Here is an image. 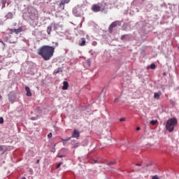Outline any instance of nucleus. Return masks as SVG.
Wrapping results in <instances>:
<instances>
[{
  "mask_svg": "<svg viewBox=\"0 0 179 179\" xmlns=\"http://www.w3.org/2000/svg\"><path fill=\"white\" fill-rule=\"evenodd\" d=\"M31 120H34V117H31Z\"/></svg>",
  "mask_w": 179,
  "mask_h": 179,
  "instance_id": "obj_42",
  "label": "nucleus"
},
{
  "mask_svg": "<svg viewBox=\"0 0 179 179\" xmlns=\"http://www.w3.org/2000/svg\"><path fill=\"white\" fill-rule=\"evenodd\" d=\"M115 163H117L115 161H113V162H110L107 163L108 166H113L114 164H115Z\"/></svg>",
  "mask_w": 179,
  "mask_h": 179,
  "instance_id": "obj_18",
  "label": "nucleus"
},
{
  "mask_svg": "<svg viewBox=\"0 0 179 179\" xmlns=\"http://www.w3.org/2000/svg\"><path fill=\"white\" fill-rule=\"evenodd\" d=\"M168 19H170V16H168Z\"/></svg>",
  "mask_w": 179,
  "mask_h": 179,
  "instance_id": "obj_45",
  "label": "nucleus"
},
{
  "mask_svg": "<svg viewBox=\"0 0 179 179\" xmlns=\"http://www.w3.org/2000/svg\"><path fill=\"white\" fill-rule=\"evenodd\" d=\"M5 41H8L9 40V38L8 36H6L4 38Z\"/></svg>",
  "mask_w": 179,
  "mask_h": 179,
  "instance_id": "obj_29",
  "label": "nucleus"
},
{
  "mask_svg": "<svg viewBox=\"0 0 179 179\" xmlns=\"http://www.w3.org/2000/svg\"><path fill=\"white\" fill-rule=\"evenodd\" d=\"M51 31H52V26L50 25L47 28V33L49 36L51 34Z\"/></svg>",
  "mask_w": 179,
  "mask_h": 179,
  "instance_id": "obj_14",
  "label": "nucleus"
},
{
  "mask_svg": "<svg viewBox=\"0 0 179 179\" xmlns=\"http://www.w3.org/2000/svg\"><path fill=\"white\" fill-rule=\"evenodd\" d=\"M157 96H158V97H159V96H160V93L159 92L157 93Z\"/></svg>",
  "mask_w": 179,
  "mask_h": 179,
  "instance_id": "obj_40",
  "label": "nucleus"
},
{
  "mask_svg": "<svg viewBox=\"0 0 179 179\" xmlns=\"http://www.w3.org/2000/svg\"><path fill=\"white\" fill-rule=\"evenodd\" d=\"M125 120H126L125 117H122L120 119V122H122L125 121Z\"/></svg>",
  "mask_w": 179,
  "mask_h": 179,
  "instance_id": "obj_25",
  "label": "nucleus"
},
{
  "mask_svg": "<svg viewBox=\"0 0 179 179\" xmlns=\"http://www.w3.org/2000/svg\"><path fill=\"white\" fill-rule=\"evenodd\" d=\"M25 90L27 92V96H28V97L31 96V92L30 91V87H25Z\"/></svg>",
  "mask_w": 179,
  "mask_h": 179,
  "instance_id": "obj_11",
  "label": "nucleus"
},
{
  "mask_svg": "<svg viewBox=\"0 0 179 179\" xmlns=\"http://www.w3.org/2000/svg\"><path fill=\"white\" fill-rule=\"evenodd\" d=\"M48 138H49V139L51 138H52V133H49V134H48Z\"/></svg>",
  "mask_w": 179,
  "mask_h": 179,
  "instance_id": "obj_23",
  "label": "nucleus"
},
{
  "mask_svg": "<svg viewBox=\"0 0 179 179\" xmlns=\"http://www.w3.org/2000/svg\"><path fill=\"white\" fill-rule=\"evenodd\" d=\"M92 44H93V45H95L94 42H93V43H92Z\"/></svg>",
  "mask_w": 179,
  "mask_h": 179,
  "instance_id": "obj_43",
  "label": "nucleus"
},
{
  "mask_svg": "<svg viewBox=\"0 0 179 179\" xmlns=\"http://www.w3.org/2000/svg\"><path fill=\"white\" fill-rule=\"evenodd\" d=\"M92 44H93V45H95L94 42H93V43H92Z\"/></svg>",
  "mask_w": 179,
  "mask_h": 179,
  "instance_id": "obj_44",
  "label": "nucleus"
},
{
  "mask_svg": "<svg viewBox=\"0 0 179 179\" xmlns=\"http://www.w3.org/2000/svg\"><path fill=\"white\" fill-rule=\"evenodd\" d=\"M117 26H121V21H115L111 23L109 27L110 33H113V29H114V27H117Z\"/></svg>",
  "mask_w": 179,
  "mask_h": 179,
  "instance_id": "obj_4",
  "label": "nucleus"
},
{
  "mask_svg": "<svg viewBox=\"0 0 179 179\" xmlns=\"http://www.w3.org/2000/svg\"><path fill=\"white\" fill-rule=\"evenodd\" d=\"M136 166H138V167H141V166H142V164L139 163V164H136Z\"/></svg>",
  "mask_w": 179,
  "mask_h": 179,
  "instance_id": "obj_33",
  "label": "nucleus"
},
{
  "mask_svg": "<svg viewBox=\"0 0 179 179\" xmlns=\"http://www.w3.org/2000/svg\"><path fill=\"white\" fill-rule=\"evenodd\" d=\"M164 17H165V18L167 17V14H165V15H164Z\"/></svg>",
  "mask_w": 179,
  "mask_h": 179,
  "instance_id": "obj_39",
  "label": "nucleus"
},
{
  "mask_svg": "<svg viewBox=\"0 0 179 179\" xmlns=\"http://www.w3.org/2000/svg\"><path fill=\"white\" fill-rule=\"evenodd\" d=\"M2 3H6V0H1Z\"/></svg>",
  "mask_w": 179,
  "mask_h": 179,
  "instance_id": "obj_34",
  "label": "nucleus"
},
{
  "mask_svg": "<svg viewBox=\"0 0 179 179\" xmlns=\"http://www.w3.org/2000/svg\"><path fill=\"white\" fill-rule=\"evenodd\" d=\"M59 72H62V69H61V67L55 69L53 72V75H57V73H59Z\"/></svg>",
  "mask_w": 179,
  "mask_h": 179,
  "instance_id": "obj_13",
  "label": "nucleus"
},
{
  "mask_svg": "<svg viewBox=\"0 0 179 179\" xmlns=\"http://www.w3.org/2000/svg\"><path fill=\"white\" fill-rule=\"evenodd\" d=\"M69 87V84L68 83V81H64L62 90H68Z\"/></svg>",
  "mask_w": 179,
  "mask_h": 179,
  "instance_id": "obj_8",
  "label": "nucleus"
},
{
  "mask_svg": "<svg viewBox=\"0 0 179 179\" xmlns=\"http://www.w3.org/2000/svg\"><path fill=\"white\" fill-rule=\"evenodd\" d=\"M154 97H155V99H156V97H157V92H155V93L154 94Z\"/></svg>",
  "mask_w": 179,
  "mask_h": 179,
  "instance_id": "obj_31",
  "label": "nucleus"
},
{
  "mask_svg": "<svg viewBox=\"0 0 179 179\" xmlns=\"http://www.w3.org/2000/svg\"><path fill=\"white\" fill-rule=\"evenodd\" d=\"M119 101H120V99H118V98H115L114 99V103H118Z\"/></svg>",
  "mask_w": 179,
  "mask_h": 179,
  "instance_id": "obj_24",
  "label": "nucleus"
},
{
  "mask_svg": "<svg viewBox=\"0 0 179 179\" xmlns=\"http://www.w3.org/2000/svg\"><path fill=\"white\" fill-rule=\"evenodd\" d=\"M9 43H10V44H15V43H16V41H10Z\"/></svg>",
  "mask_w": 179,
  "mask_h": 179,
  "instance_id": "obj_30",
  "label": "nucleus"
},
{
  "mask_svg": "<svg viewBox=\"0 0 179 179\" xmlns=\"http://www.w3.org/2000/svg\"><path fill=\"white\" fill-rule=\"evenodd\" d=\"M166 22H170V20H166Z\"/></svg>",
  "mask_w": 179,
  "mask_h": 179,
  "instance_id": "obj_46",
  "label": "nucleus"
},
{
  "mask_svg": "<svg viewBox=\"0 0 179 179\" xmlns=\"http://www.w3.org/2000/svg\"><path fill=\"white\" fill-rule=\"evenodd\" d=\"M0 100H2V96L0 95Z\"/></svg>",
  "mask_w": 179,
  "mask_h": 179,
  "instance_id": "obj_41",
  "label": "nucleus"
},
{
  "mask_svg": "<svg viewBox=\"0 0 179 179\" xmlns=\"http://www.w3.org/2000/svg\"><path fill=\"white\" fill-rule=\"evenodd\" d=\"M6 19L8 20H10V19H13V13L12 12H8L6 16H5Z\"/></svg>",
  "mask_w": 179,
  "mask_h": 179,
  "instance_id": "obj_7",
  "label": "nucleus"
},
{
  "mask_svg": "<svg viewBox=\"0 0 179 179\" xmlns=\"http://www.w3.org/2000/svg\"><path fill=\"white\" fill-rule=\"evenodd\" d=\"M0 43H2L3 44V41H2V40H1V38H0Z\"/></svg>",
  "mask_w": 179,
  "mask_h": 179,
  "instance_id": "obj_38",
  "label": "nucleus"
},
{
  "mask_svg": "<svg viewBox=\"0 0 179 179\" xmlns=\"http://www.w3.org/2000/svg\"><path fill=\"white\" fill-rule=\"evenodd\" d=\"M127 35H123L122 36V40H125L126 37H127Z\"/></svg>",
  "mask_w": 179,
  "mask_h": 179,
  "instance_id": "obj_26",
  "label": "nucleus"
},
{
  "mask_svg": "<svg viewBox=\"0 0 179 179\" xmlns=\"http://www.w3.org/2000/svg\"><path fill=\"white\" fill-rule=\"evenodd\" d=\"M164 75H166V73H164Z\"/></svg>",
  "mask_w": 179,
  "mask_h": 179,
  "instance_id": "obj_47",
  "label": "nucleus"
},
{
  "mask_svg": "<svg viewBox=\"0 0 179 179\" xmlns=\"http://www.w3.org/2000/svg\"><path fill=\"white\" fill-rule=\"evenodd\" d=\"M23 31V27H20L18 29H14V33L15 34H19V33H22Z\"/></svg>",
  "mask_w": 179,
  "mask_h": 179,
  "instance_id": "obj_10",
  "label": "nucleus"
},
{
  "mask_svg": "<svg viewBox=\"0 0 179 179\" xmlns=\"http://www.w3.org/2000/svg\"><path fill=\"white\" fill-rule=\"evenodd\" d=\"M79 45L80 47H83L84 45H86V39L85 38H80Z\"/></svg>",
  "mask_w": 179,
  "mask_h": 179,
  "instance_id": "obj_9",
  "label": "nucleus"
},
{
  "mask_svg": "<svg viewBox=\"0 0 179 179\" xmlns=\"http://www.w3.org/2000/svg\"><path fill=\"white\" fill-rule=\"evenodd\" d=\"M71 137H69L67 139L62 138V141L63 142V144L65 145L66 142L68 141H71Z\"/></svg>",
  "mask_w": 179,
  "mask_h": 179,
  "instance_id": "obj_16",
  "label": "nucleus"
},
{
  "mask_svg": "<svg viewBox=\"0 0 179 179\" xmlns=\"http://www.w3.org/2000/svg\"><path fill=\"white\" fill-rule=\"evenodd\" d=\"M15 33V29H10V34H13Z\"/></svg>",
  "mask_w": 179,
  "mask_h": 179,
  "instance_id": "obj_22",
  "label": "nucleus"
},
{
  "mask_svg": "<svg viewBox=\"0 0 179 179\" xmlns=\"http://www.w3.org/2000/svg\"><path fill=\"white\" fill-rule=\"evenodd\" d=\"M150 124H151V125H156V124H157V120H151L150 122Z\"/></svg>",
  "mask_w": 179,
  "mask_h": 179,
  "instance_id": "obj_17",
  "label": "nucleus"
},
{
  "mask_svg": "<svg viewBox=\"0 0 179 179\" xmlns=\"http://www.w3.org/2000/svg\"><path fill=\"white\" fill-rule=\"evenodd\" d=\"M29 17L31 20H37L38 19V12L34 9H29Z\"/></svg>",
  "mask_w": 179,
  "mask_h": 179,
  "instance_id": "obj_3",
  "label": "nucleus"
},
{
  "mask_svg": "<svg viewBox=\"0 0 179 179\" xmlns=\"http://www.w3.org/2000/svg\"><path fill=\"white\" fill-rule=\"evenodd\" d=\"M152 179H157V176H154L152 177Z\"/></svg>",
  "mask_w": 179,
  "mask_h": 179,
  "instance_id": "obj_32",
  "label": "nucleus"
},
{
  "mask_svg": "<svg viewBox=\"0 0 179 179\" xmlns=\"http://www.w3.org/2000/svg\"><path fill=\"white\" fill-rule=\"evenodd\" d=\"M178 124V121L177 120V118L172 117L169 119L166 124V131H169V132H173V131H174V128L177 127Z\"/></svg>",
  "mask_w": 179,
  "mask_h": 179,
  "instance_id": "obj_2",
  "label": "nucleus"
},
{
  "mask_svg": "<svg viewBox=\"0 0 179 179\" xmlns=\"http://www.w3.org/2000/svg\"><path fill=\"white\" fill-rule=\"evenodd\" d=\"M87 64L88 66H90V65H91V64H92V62L90 61V59H88L87 60Z\"/></svg>",
  "mask_w": 179,
  "mask_h": 179,
  "instance_id": "obj_20",
  "label": "nucleus"
},
{
  "mask_svg": "<svg viewBox=\"0 0 179 179\" xmlns=\"http://www.w3.org/2000/svg\"><path fill=\"white\" fill-rule=\"evenodd\" d=\"M69 1L70 0H62L61 2L63 3V4H66V3H69Z\"/></svg>",
  "mask_w": 179,
  "mask_h": 179,
  "instance_id": "obj_19",
  "label": "nucleus"
},
{
  "mask_svg": "<svg viewBox=\"0 0 179 179\" xmlns=\"http://www.w3.org/2000/svg\"><path fill=\"white\" fill-rule=\"evenodd\" d=\"M3 150V146L0 145V152H2Z\"/></svg>",
  "mask_w": 179,
  "mask_h": 179,
  "instance_id": "obj_28",
  "label": "nucleus"
},
{
  "mask_svg": "<svg viewBox=\"0 0 179 179\" xmlns=\"http://www.w3.org/2000/svg\"><path fill=\"white\" fill-rule=\"evenodd\" d=\"M92 12H100V10H101V6H100V4L97 3V4H94L92 7Z\"/></svg>",
  "mask_w": 179,
  "mask_h": 179,
  "instance_id": "obj_6",
  "label": "nucleus"
},
{
  "mask_svg": "<svg viewBox=\"0 0 179 179\" xmlns=\"http://www.w3.org/2000/svg\"><path fill=\"white\" fill-rule=\"evenodd\" d=\"M142 1H145V0H142Z\"/></svg>",
  "mask_w": 179,
  "mask_h": 179,
  "instance_id": "obj_48",
  "label": "nucleus"
},
{
  "mask_svg": "<svg viewBox=\"0 0 179 179\" xmlns=\"http://www.w3.org/2000/svg\"><path fill=\"white\" fill-rule=\"evenodd\" d=\"M78 146H79V145H78V143H76V144L74 145V148H78Z\"/></svg>",
  "mask_w": 179,
  "mask_h": 179,
  "instance_id": "obj_36",
  "label": "nucleus"
},
{
  "mask_svg": "<svg viewBox=\"0 0 179 179\" xmlns=\"http://www.w3.org/2000/svg\"><path fill=\"white\" fill-rule=\"evenodd\" d=\"M136 131H141V127H136Z\"/></svg>",
  "mask_w": 179,
  "mask_h": 179,
  "instance_id": "obj_35",
  "label": "nucleus"
},
{
  "mask_svg": "<svg viewBox=\"0 0 179 179\" xmlns=\"http://www.w3.org/2000/svg\"><path fill=\"white\" fill-rule=\"evenodd\" d=\"M3 122V118L0 117V124H2Z\"/></svg>",
  "mask_w": 179,
  "mask_h": 179,
  "instance_id": "obj_27",
  "label": "nucleus"
},
{
  "mask_svg": "<svg viewBox=\"0 0 179 179\" xmlns=\"http://www.w3.org/2000/svg\"><path fill=\"white\" fill-rule=\"evenodd\" d=\"M157 179H159V178Z\"/></svg>",
  "mask_w": 179,
  "mask_h": 179,
  "instance_id": "obj_49",
  "label": "nucleus"
},
{
  "mask_svg": "<svg viewBox=\"0 0 179 179\" xmlns=\"http://www.w3.org/2000/svg\"><path fill=\"white\" fill-rule=\"evenodd\" d=\"M156 68L155 64H152L150 66H147V69H155Z\"/></svg>",
  "mask_w": 179,
  "mask_h": 179,
  "instance_id": "obj_15",
  "label": "nucleus"
},
{
  "mask_svg": "<svg viewBox=\"0 0 179 179\" xmlns=\"http://www.w3.org/2000/svg\"><path fill=\"white\" fill-rule=\"evenodd\" d=\"M38 163H40V159L36 160V164H38Z\"/></svg>",
  "mask_w": 179,
  "mask_h": 179,
  "instance_id": "obj_37",
  "label": "nucleus"
},
{
  "mask_svg": "<svg viewBox=\"0 0 179 179\" xmlns=\"http://www.w3.org/2000/svg\"><path fill=\"white\" fill-rule=\"evenodd\" d=\"M61 166H62V162H59V163L57 165L56 168H57V169H59V167H61Z\"/></svg>",
  "mask_w": 179,
  "mask_h": 179,
  "instance_id": "obj_21",
  "label": "nucleus"
},
{
  "mask_svg": "<svg viewBox=\"0 0 179 179\" xmlns=\"http://www.w3.org/2000/svg\"><path fill=\"white\" fill-rule=\"evenodd\" d=\"M55 48L50 45H43L38 50V55L43 58L44 61H50L54 57Z\"/></svg>",
  "mask_w": 179,
  "mask_h": 179,
  "instance_id": "obj_1",
  "label": "nucleus"
},
{
  "mask_svg": "<svg viewBox=\"0 0 179 179\" xmlns=\"http://www.w3.org/2000/svg\"><path fill=\"white\" fill-rule=\"evenodd\" d=\"M59 8L60 12H62V10H64V9H65V4H63L62 2L61 1L60 3L59 4Z\"/></svg>",
  "mask_w": 179,
  "mask_h": 179,
  "instance_id": "obj_12",
  "label": "nucleus"
},
{
  "mask_svg": "<svg viewBox=\"0 0 179 179\" xmlns=\"http://www.w3.org/2000/svg\"><path fill=\"white\" fill-rule=\"evenodd\" d=\"M71 138H75L76 139H79V138H80V131H79V130L76 129H74Z\"/></svg>",
  "mask_w": 179,
  "mask_h": 179,
  "instance_id": "obj_5",
  "label": "nucleus"
}]
</instances>
